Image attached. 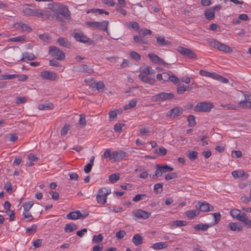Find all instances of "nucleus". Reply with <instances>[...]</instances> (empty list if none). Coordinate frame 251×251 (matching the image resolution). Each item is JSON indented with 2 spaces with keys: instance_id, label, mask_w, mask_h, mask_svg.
Here are the masks:
<instances>
[{
  "instance_id": "nucleus-1",
  "label": "nucleus",
  "mask_w": 251,
  "mask_h": 251,
  "mask_svg": "<svg viewBox=\"0 0 251 251\" xmlns=\"http://www.w3.org/2000/svg\"><path fill=\"white\" fill-rule=\"evenodd\" d=\"M48 8L51 11L53 12H57L56 13L51 14V15H55V16L58 15V16L60 18V20L61 21V18L59 16V15H62L64 18L70 19L71 18V13L68 9V7L63 4L56 3V2H52L51 3H49Z\"/></svg>"
},
{
  "instance_id": "nucleus-2",
  "label": "nucleus",
  "mask_w": 251,
  "mask_h": 251,
  "mask_svg": "<svg viewBox=\"0 0 251 251\" xmlns=\"http://www.w3.org/2000/svg\"><path fill=\"white\" fill-rule=\"evenodd\" d=\"M155 71L151 67L143 68L140 71L139 78L143 82L151 85L155 84L156 80L154 75Z\"/></svg>"
},
{
  "instance_id": "nucleus-3",
  "label": "nucleus",
  "mask_w": 251,
  "mask_h": 251,
  "mask_svg": "<svg viewBox=\"0 0 251 251\" xmlns=\"http://www.w3.org/2000/svg\"><path fill=\"white\" fill-rule=\"evenodd\" d=\"M33 16L37 17L42 19H56L60 20V18L58 15L55 16V15H51L50 11L41 9H34Z\"/></svg>"
},
{
  "instance_id": "nucleus-4",
  "label": "nucleus",
  "mask_w": 251,
  "mask_h": 251,
  "mask_svg": "<svg viewBox=\"0 0 251 251\" xmlns=\"http://www.w3.org/2000/svg\"><path fill=\"white\" fill-rule=\"evenodd\" d=\"M210 46L220 51H223L225 53H231L233 51L232 49L214 39H208L207 40Z\"/></svg>"
},
{
  "instance_id": "nucleus-5",
  "label": "nucleus",
  "mask_w": 251,
  "mask_h": 251,
  "mask_svg": "<svg viewBox=\"0 0 251 251\" xmlns=\"http://www.w3.org/2000/svg\"><path fill=\"white\" fill-rule=\"evenodd\" d=\"M111 193V190L109 188L103 187L99 190L96 196V200L98 203L104 204L107 201V196Z\"/></svg>"
},
{
  "instance_id": "nucleus-6",
  "label": "nucleus",
  "mask_w": 251,
  "mask_h": 251,
  "mask_svg": "<svg viewBox=\"0 0 251 251\" xmlns=\"http://www.w3.org/2000/svg\"><path fill=\"white\" fill-rule=\"evenodd\" d=\"M213 107L214 105L211 102H199L195 106L194 110L196 112H207L210 111Z\"/></svg>"
},
{
  "instance_id": "nucleus-7",
  "label": "nucleus",
  "mask_w": 251,
  "mask_h": 251,
  "mask_svg": "<svg viewBox=\"0 0 251 251\" xmlns=\"http://www.w3.org/2000/svg\"><path fill=\"white\" fill-rule=\"evenodd\" d=\"M85 24L88 26L94 29H99L106 31L108 22L107 21H103L101 22H87Z\"/></svg>"
},
{
  "instance_id": "nucleus-8",
  "label": "nucleus",
  "mask_w": 251,
  "mask_h": 251,
  "mask_svg": "<svg viewBox=\"0 0 251 251\" xmlns=\"http://www.w3.org/2000/svg\"><path fill=\"white\" fill-rule=\"evenodd\" d=\"M174 168L170 166L169 165H164V166H160L159 165H156V171L155 172L154 175L153 176L155 177H158L162 176V174L170 172L173 171Z\"/></svg>"
},
{
  "instance_id": "nucleus-9",
  "label": "nucleus",
  "mask_w": 251,
  "mask_h": 251,
  "mask_svg": "<svg viewBox=\"0 0 251 251\" xmlns=\"http://www.w3.org/2000/svg\"><path fill=\"white\" fill-rule=\"evenodd\" d=\"M49 53L57 60H63L65 57V53L55 46L50 48Z\"/></svg>"
},
{
  "instance_id": "nucleus-10",
  "label": "nucleus",
  "mask_w": 251,
  "mask_h": 251,
  "mask_svg": "<svg viewBox=\"0 0 251 251\" xmlns=\"http://www.w3.org/2000/svg\"><path fill=\"white\" fill-rule=\"evenodd\" d=\"M176 50L181 54L188 58L189 59H194L197 58L196 53L190 49L179 46L177 48Z\"/></svg>"
},
{
  "instance_id": "nucleus-11",
  "label": "nucleus",
  "mask_w": 251,
  "mask_h": 251,
  "mask_svg": "<svg viewBox=\"0 0 251 251\" xmlns=\"http://www.w3.org/2000/svg\"><path fill=\"white\" fill-rule=\"evenodd\" d=\"M132 214L137 219L145 220L151 216V213L142 209H136L132 211Z\"/></svg>"
},
{
  "instance_id": "nucleus-12",
  "label": "nucleus",
  "mask_w": 251,
  "mask_h": 251,
  "mask_svg": "<svg viewBox=\"0 0 251 251\" xmlns=\"http://www.w3.org/2000/svg\"><path fill=\"white\" fill-rule=\"evenodd\" d=\"M244 100L239 102L240 107L245 109H251V95L245 94Z\"/></svg>"
},
{
  "instance_id": "nucleus-13",
  "label": "nucleus",
  "mask_w": 251,
  "mask_h": 251,
  "mask_svg": "<svg viewBox=\"0 0 251 251\" xmlns=\"http://www.w3.org/2000/svg\"><path fill=\"white\" fill-rule=\"evenodd\" d=\"M40 76L43 79L53 81L56 79L57 75L55 73L45 71L41 73Z\"/></svg>"
},
{
  "instance_id": "nucleus-14",
  "label": "nucleus",
  "mask_w": 251,
  "mask_h": 251,
  "mask_svg": "<svg viewBox=\"0 0 251 251\" xmlns=\"http://www.w3.org/2000/svg\"><path fill=\"white\" fill-rule=\"evenodd\" d=\"M183 109L181 107H175L168 112L167 117L170 118H176L182 114Z\"/></svg>"
},
{
  "instance_id": "nucleus-15",
  "label": "nucleus",
  "mask_w": 251,
  "mask_h": 251,
  "mask_svg": "<svg viewBox=\"0 0 251 251\" xmlns=\"http://www.w3.org/2000/svg\"><path fill=\"white\" fill-rule=\"evenodd\" d=\"M126 156L127 153L122 150L113 151L112 161L114 162L119 161L123 159L124 157H126Z\"/></svg>"
},
{
  "instance_id": "nucleus-16",
  "label": "nucleus",
  "mask_w": 251,
  "mask_h": 251,
  "mask_svg": "<svg viewBox=\"0 0 251 251\" xmlns=\"http://www.w3.org/2000/svg\"><path fill=\"white\" fill-rule=\"evenodd\" d=\"M150 60L154 64L160 65H169L166 63L162 59L153 53H150L148 55Z\"/></svg>"
},
{
  "instance_id": "nucleus-17",
  "label": "nucleus",
  "mask_w": 251,
  "mask_h": 251,
  "mask_svg": "<svg viewBox=\"0 0 251 251\" xmlns=\"http://www.w3.org/2000/svg\"><path fill=\"white\" fill-rule=\"evenodd\" d=\"M231 174L235 178H239L241 180L245 179L248 178L249 176L247 172H245L243 170L233 171Z\"/></svg>"
},
{
  "instance_id": "nucleus-18",
  "label": "nucleus",
  "mask_w": 251,
  "mask_h": 251,
  "mask_svg": "<svg viewBox=\"0 0 251 251\" xmlns=\"http://www.w3.org/2000/svg\"><path fill=\"white\" fill-rule=\"evenodd\" d=\"M174 94L172 93H160L154 96V98L157 100H171L174 97Z\"/></svg>"
},
{
  "instance_id": "nucleus-19",
  "label": "nucleus",
  "mask_w": 251,
  "mask_h": 251,
  "mask_svg": "<svg viewBox=\"0 0 251 251\" xmlns=\"http://www.w3.org/2000/svg\"><path fill=\"white\" fill-rule=\"evenodd\" d=\"M164 81L170 80L172 82L176 84L180 82V80L171 72H168L164 73Z\"/></svg>"
},
{
  "instance_id": "nucleus-20",
  "label": "nucleus",
  "mask_w": 251,
  "mask_h": 251,
  "mask_svg": "<svg viewBox=\"0 0 251 251\" xmlns=\"http://www.w3.org/2000/svg\"><path fill=\"white\" fill-rule=\"evenodd\" d=\"M227 228L233 231H241L243 229V226L237 223L230 222L227 225Z\"/></svg>"
},
{
  "instance_id": "nucleus-21",
  "label": "nucleus",
  "mask_w": 251,
  "mask_h": 251,
  "mask_svg": "<svg viewBox=\"0 0 251 251\" xmlns=\"http://www.w3.org/2000/svg\"><path fill=\"white\" fill-rule=\"evenodd\" d=\"M199 207L200 210L203 212L213 211L214 210V207L206 202H200Z\"/></svg>"
},
{
  "instance_id": "nucleus-22",
  "label": "nucleus",
  "mask_w": 251,
  "mask_h": 251,
  "mask_svg": "<svg viewBox=\"0 0 251 251\" xmlns=\"http://www.w3.org/2000/svg\"><path fill=\"white\" fill-rule=\"evenodd\" d=\"M74 38L77 41L82 43H87L89 41V39L82 32H77L74 34Z\"/></svg>"
},
{
  "instance_id": "nucleus-23",
  "label": "nucleus",
  "mask_w": 251,
  "mask_h": 251,
  "mask_svg": "<svg viewBox=\"0 0 251 251\" xmlns=\"http://www.w3.org/2000/svg\"><path fill=\"white\" fill-rule=\"evenodd\" d=\"M35 55L31 52H25L22 54V57L20 59L21 61H25L26 60L31 61L36 59Z\"/></svg>"
},
{
  "instance_id": "nucleus-24",
  "label": "nucleus",
  "mask_w": 251,
  "mask_h": 251,
  "mask_svg": "<svg viewBox=\"0 0 251 251\" xmlns=\"http://www.w3.org/2000/svg\"><path fill=\"white\" fill-rule=\"evenodd\" d=\"M14 26L22 31L29 32L31 30V28L27 25L22 23L15 24Z\"/></svg>"
},
{
  "instance_id": "nucleus-25",
  "label": "nucleus",
  "mask_w": 251,
  "mask_h": 251,
  "mask_svg": "<svg viewBox=\"0 0 251 251\" xmlns=\"http://www.w3.org/2000/svg\"><path fill=\"white\" fill-rule=\"evenodd\" d=\"M239 221L242 222L247 227L251 228V221L245 213H242L241 217Z\"/></svg>"
},
{
  "instance_id": "nucleus-26",
  "label": "nucleus",
  "mask_w": 251,
  "mask_h": 251,
  "mask_svg": "<svg viewBox=\"0 0 251 251\" xmlns=\"http://www.w3.org/2000/svg\"><path fill=\"white\" fill-rule=\"evenodd\" d=\"M187 222L185 221L176 220L172 222L170 224V226L172 228H175L178 227L185 226L187 225Z\"/></svg>"
},
{
  "instance_id": "nucleus-27",
  "label": "nucleus",
  "mask_w": 251,
  "mask_h": 251,
  "mask_svg": "<svg viewBox=\"0 0 251 251\" xmlns=\"http://www.w3.org/2000/svg\"><path fill=\"white\" fill-rule=\"evenodd\" d=\"M81 216V213L79 211H76L69 213L66 215V217L69 220H77Z\"/></svg>"
},
{
  "instance_id": "nucleus-28",
  "label": "nucleus",
  "mask_w": 251,
  "mask_h": 251,
  "mask_svg": "<svg viewBox=\"0 0 251 251\" xmlns=\"http://www.w3.org/2000/svg\"><path fill=\"white\" fill-rule=\"evenodd\" d=\"M168 245L166 242H161L153 244L151 248L154 250H162L166 249L168 247Z\"/></svg>"
},
{
  "instance_id": "nucleus-29",
  "label": "nucleus",
  "mask_w": 251,
  "mask_h": 251,
  "mask_svg": "<svg viewBox=\"0 0 251 251\" xmlns=\"http://www.w3.org/2000/svg\"><path fill=\"white\" fill-rule=\"evenodd\" d=\"M204 16L207 20H213L215 17V12L211 8H207L204 11Z\"/></svg>"
},
{
  "instance_id": "nucleus-30",
  "label": "nucleus",
  "mask_w": 251,
  "mask_h": 251,
  "mask_svg": "<svg viewBox=\"0 0 251 251\" xmlns=\"http://www.w3.org/2000/svg\"><path fill=\"white\" fill-rule=\"evenodd\" d=\"M199 210L198 209H193L191 210L187 211L185 214L188 219H192L195 218L196 216L199 215Z\"/></svg>"
},
{
  "instance_id": "nucleus-31",
  "label": "nucleus",
  "mask_w": 251,
  "mask_h": 251,
  "mask_svg": "<svg viewBox=\"0 0 251 251\" xmlns=\"http://www.w3.org/2000/svg\"><path fill=\"white\" fill-rule=\"evenodd\" d=\"M242 213L240 210L238 209H232L230 211V215L234 219L239 220L242 216Z\"/></svg>"
},
{
  "instance_id": "nucleus-32",
  "label": "nucleus",
  "mask_w": 251,
  "mask_h": 251,
  "mask_svg": "<svg viewBox=\"0 0 251 251\" xmlns=\"http://www.w3.org/2000/svg\"><path fill=\"white\" fill-rule=\"evenodd\" d=\"M132 241L135 246H138L142 243L143 237L139 234H136L133 236Z\"/></svg>"
},
{
  "instance_id": "nucleus-33",
  "label": "nucleus",
  "mask_w": 251,
  "mask_h": 251,
  "mask_svg": "<svg viewBox=\"0 0 251 251\" xmlns=\"http://www.w3.org/2000/svg\"><path fill=\"white\" fill-rule=\"evenodd\" d=\"M53 105L51 102L40 104L38 106V108L40 110H46L49 109H52Z\"/></svg>"
},
{
  "instance_id": "nucleus-34",
  "label": "nucleus",
  "mask_w": 251,
  "mask_h": 251,
  "mask_svg": "<svg viewBox=\"0 0 251 251\" xmlns=\"http://www.w3.org/2000/svg\"><path fill=\"white\" fill-rule=\"evenodd\" d=\"M76 228L77 226L75 224L73 223H71L66 224L65 225L64 227V230L66 232L69 233L76 230Z\"/></svg>"
},
{
  "instance_id": "nucleus-35",
  "label": "nucleus",
  "mask_w": 251,
  "mask_h": 251,
  "mask_svg": "<svg viewBox=\"0 0 251 251\" xmlns=\"http://www.w3.org/2000/svg\"><path fill=\"white\" fill-rule=\"evenodd\" d=\"M199 74L205 77H209L214 79L216 73H211L205 70H201L200 71Z\"/></svg>"
},
{
  "instance_id": "nucleus-36",
  "label": "nucleus",
  "mask_w": 251,
  "mask_h": 251,
  "mask_svg": "<svg viewBox=\"0 0 251 251\" xmlns=\"http://www.w3.org/2000/svg\"><path fill=\"white\" fill-rule=\"evenodd\" d=\"M58 43L61 46L68 48L70 46V43L66 38L60 37L57 39Z\"/></svg>"
},
{
  "instance_id": "nucleus-37",
  "label": "nucleus",
  "mask_w": 251,
  "mask_h": 251,
  "mask_svg": "<svg viewBox=\"0 0 251 251\" xmlns=\"http://www.w3.org/2000/svg\"><path fill=\"white\" fill-rule=\"evenodd\" d=\"M113 156V151L111 152V150L109 149H106L104 152L103 154L101 155L102 159H108L109 160L112 161Z\"/></svg>"
},
{
  "instance_id": "nucleus-38",
  "label": "nucleus",
  "mask_w": 251,
  "mask_h": 251,
  "mask_svg": "<svg viewBox=\"0 0 251 251\" xmlns=\"http://www.w3.org/2000/svg\"><path fill=\"white\" fill-rule=\"evenodd\" d=\"M211 226L208 224H198L194 226V228L196 230L206 231Z\"/></svg>"
},
{
  "instance_id": "nucleus-39",
  "label": "nucleus",
  "mask_w": 251,
  "mask_h": 251,
  "mask_svg": "<svg viewBox=\"0 0 251 251\" xmlns=\"http://www.w3.org/2000/svg\"><path fill=\"white\" fill-rule=\"evenodd\" d=\"M156 42L160 46H165L170 44V42L166 40L164 36H159L156 38Z\"/></svg>"
},
{
  "instance_id": "nucleus-40",
  "label": "nucleus",
  "mask_w": 251,
  "mask_h": 251,
  "mask_svg": "<svg viewBox=\"0 0 251 251\" xmlns=\"http://www.w3.org/2000/svg\"><path fill=\"white\" fill-rule=\"evenodd\" d=\"M125 25L128 27H131L135 30H138L139 29V25L136 22H126Z\"/></svg>"
},
{
  "instance_id": "nucleus-41",
  "label": "nucleus",
  "mask_w": 251,
  "mask_h": 251,
  "mask_svg": "<svg viewBox=\"0 0 251 251\" xmlns=\"http://www.w3.org/2000/svg\"><path fill=\"white\" fill-rule=\"evenodd\" d=\"M94 86H92L93 88L95 87L99 92H102L104 90L105 85L102 81H100L97 82H94Z\"/></svg>"
},
{
  "instance_id": "nucleus-42",
  "label": "nucleus",
  "mask_w": 251,
  "mask_h": 251,
  "mask_svg": "<svg viewBox=\"0 0 251 251\" xmlns=\"http://www.w3.org/2000/svg\"><path fill=\"white\" fill-rule=\"evenodd\" d=\"M137 103V100L136 99H132L130 100L128 104L124 106L125 110H128L136 106Z\"/></svg>"
},
{
  "instance_id": "nucleus-43",
  "label": "nucleus",
  "mask_w": 251,
  "mask_h": 251,
  "mask_svg": "<svg viewBox=\"0 0 251 251\" xmlns=\"http://www.w3.org/2000/svg\"><path fill=\"white\" fill-rule=\"evenodd\" d=\"M167 153V150L164 147L159 148V149H156L154 150V153L158 155L164 156Z\"/></svg>"
},
{
  "instance_id": "nucleus-44",
  "label": "nucleus",
  "mask_w": 251,
  "mask_h": 251,
  "mask_svg": "<svg viewBox=\"0 0 251 251\" xmlns=\"http://www.w3.org/2000/svg\"><path fill=\"white\" fill-rule=\"evenodd\" d=\"M22 218L27 219V222H30L33 220V217L29 211H23Z\"/></svg>"
},
{
  "instance_id": "nucleus-45",
  "label": "nucleus",
  "mask_w": 251,
  "mask_h": 251,
  "mask_svg": "<svg viewBox=\"0 0 251 251\" xmlns=\"http://www.w3.org/2000/svg\"><path fill=\"white\" fill-rule=\"evenodd\" d=\"M79 71L83 73H87L89 74H91L94 72V71L92 69L89 68L86 65H82L79 68Z\"/></svg>"
},
{
  "instance_id": "nucleus-46",
  "label": "nucleus",
  "mask_w": 251,
  "mask_h": 251,
  "mask_svg": "<svg viewBox=\"0 0 251 251\" xmlns=\"http://www.w3.org/2000/svg\"><path fill=\"white\" fill-rule=\"evenodd\" d=\"M34 203L32 201H28L25 202L23 204V207L24 208L23 211H29L33 206Z\"/></svg>"
},
{
  "instance_id": "nucleus-47",
  "label": "nucleus",
  "mask_w": 251,
  "mask_h": 251,
  "mask_svg": "<svg viewBox=\"0 0 251 251\" xmlns=\"http://www.w3.org/2000/svg\"><path fill=\"white\" fill-rule=\"evenodd\" d=\"M120 179L119 174H113L109 176V180L110 182L114 183Z\"/></svg>"
},
{
  "instance_id": "nucleus-48",
  "label": "nucleus",
  "mask_w": 251,
  "mask_h": 251,
  "mask_svg": "<svg viewBox=\"0 0 251 251\" xmlns=\"http://www.w3.org/2000/svg\"><path fill=\"white\" fill-rule=\"evenodd\" d=\"M25 35H21L19 36L10 38L8 40V41L12 42H22V41H25Z\"/></svg>"
},
{
  "instance_id": "nucleus-49",
  "label": "nucleus",
  "mask_w": 251,
  "mask_h": 251,
  "mask_svg": "<svg viewBox=\"0 0 251 251\" xmlns=\"http://www.w3.org/2000/svg\"><path fill=\"white\" fill-rule=\"evenodd\" d=\"M190 90L189 87H185L184 85H179L177 88L178 93L181 94L186 91H189Z\"/></svg>"
},
{
  "instance_id": "nucleus-50",
  "label": "nucleus",
  "mask_w": 251,
  "mask_h": 251,
  "mask_svg": "<svg viewBox=\"0 0 251 251\" xmlns=\"http://www.w3.org/2000/svg\"><path fill=\"white\" fill-rule=\"evenodd\" d=\"M34 9L30 8H25L23 9V13L25 16H33Z\"/></svg>"
},
{
  "instance_id": "nucleus-51",
  "label": "nucleus",
  "mask_w": 251,
  "mask_h": 251,
  "mask_svg": "<svg viewBox=\"0 0 251 251\" xmlns=\"http://www.w3.org/2000/svg\"><path fill=\"white\" fill-rule=\"evenodd\" d=\"M187 121L190 126H194L196 125L195 118L193 115H189L187 117Z\"/></svg>"
},
{
  "instance_id": "nucleus-52",
  "label": "nucleus",
  "mask_w": 251,
  "mask_h": 251,
  "mask_svg": "<svg viewBox=\"0 0 251 251\" xmlns=\"http://www.w3.org/2000/svg\"><path fill=\"white\" fill-rule=\"evenodd\" d=\"M214 79L218 80L223 83H227L228 82L227 78L224 77L217 73L216 74Z\"/></svg>"
},
{
  "instance_id": "nucleus-53",
  "label": "nucleus",
  "mask_w": 251,
  "mask_h": 251,
  "mask_svg": "<svg viewBox=\"0 0 251 251\" xmlns=\"http://www.w3.org/2000/svg\"><path fill=\"white\" fill-rule=\"evenodd\" d=\"M198 153L196 151H189L188 156L191 160H196L198 158Z\"/></svg>"
},
{
  "instance_id": "nucleus-54",
  "label": "nucleus",
  "mask_w": 251,
  "mask_h": 251,
  "mask_svg": "<svg viewBox=\"0 0 251 251\" xmlns=\"http://www.w3.org/2000/svg\"><path fill=\"white\" fill-rule=\"evenodd\" d=\"M16 78L15 75L2 74L0 75V80L11 79Z\"/></svg>"
},
{
  "instance_id": "nucleus-55",
  "label": "nucleus",
  "mask_w": 251,
  "mask_h": 251,
  "mask_svg": "<svg viewBox=\"0 0 251 251\" xmlns=\"http://www.w3.org/2000/svg\"><path fill=\"white\" fill-rule=\"evenodd\" d=\"M6 214L9 217V221H13L15 220V212L14 210H9L5 211Z\"/></svg>"
},
{
  "instance_id": "nucleus-56",
  "label": "nucleus",
  "mask_w": 251,
  "mask_h": 251,
  "mask_svg": "<svg viewBox=\"0 0 251 251\" xmlns=\"http://www.w3.org/2000/svg\"><path fill=\"white\" fill-rule=\"evenodd\" d=\"M146 198H147V195L146 194H137L133 198L132 200L133 201L136 202L141 200H143Z\"/></svg>"
},
{
  "instance_id": "nucleus-57",
  "label": "nucleus",
  "mask_w": 251,
  "mask_h": 251,
  "mask_svg": "<svg viewBox=\"0 0 251 251\" xmlns=\"http://www.w3.org/2000/svg\"><path fill=\"white\" fill-rule=\"evenodd\" d=\"M103 240V236L102 234H99L97 235H94L93 236L92 241L93 243H100Z\"/></svg>"
},
{
  "instance_id": "nucleus-58",
  "label": "nucleus",
  "mask_w": 251,
  "mask_h": 251,
  "mask_svg": "<svg viewBox=\"0 0 251 251\" xmlns=\"http://www.w3.org/2000/svg\"><path fill=\"white\" fill-rule=\"evenodd\" d=\"M134 41L135 43H143V44H147V42L145 41V40L141 36H139L137 35L134 36L133 37Z\"/></svg>"
},
{
  "instance_id": "nucleus-59",
  "label": "nucleus",
  "mask_w": 251,
  "mask_h": 251,
  "mask_svg": "<svg viewBox=\"0 0 251 251\" xmlns=\"http://www.w3.org/2000/svg\"><path fill=\"white\" fill-rule=\"evenodd\" d=\"M4 187L7 193H11L12 192V187L10 181H7L5 183Z\"/></svg>"
},
{
  "instance_id": "nucleus-60",
  "label": "nucleus",
  "mask_w": 251,
  "mask_h": 251,
  "mask_svg": "<svg viewBox=\"0 0 251 251\" xmlns=\"http://www.w3.org/2000/svg\"><path fill=\"white\" fill-rule=\"evenodd\" d=\"M70 129V126L68 125H65L64 126L62 127L61 130V134L62 136H65L67 134L68 131Z\"/></svg>"
},
{
  "instance_id": "nucleus-61",
  "label": "nucleus",
  "mask_w": 251,
  "mask_h": 251,
  "mask_svg": "<svg viewBox=\"0 0 251 251\" xmlns=\"http://www.w3.org/2000/svg\"><path fill=\"white\" fill-rule=\"evenodd\" d=\"M177 174L176 173H171L166 175L165 179L166 180H169L176 178Z\"/></svg>"
},
{
  "instance_id": "nucleus-62",
  "label": "nucleus",
  "mask_w": 251,
  "mask_h": 251,
  "mask_svg": "<svg viewBox=\"0 0 251 251\" xmlns=\"http://www.w3.org/2000/svg\"><path fill=\"white\" fill-rule=\"evenodd\" d=\"M129 55L132 59L136 60H139L141 58L140 54L135 51H131Z\"/></svg>"
},
{
  "instance_id": "nucleus-63",
  "label": "nucleus",
  "mask_w": 251,
  "mask_h": 251,
  "mask_svg": "<svg viewBox=\"0 0 251 251\" xmlns=\"http://www.w3.org/2000/svg\"><path fill=\"white\" fill-rule=\"evenodd\" d=\"M125 125L121 123H117L114 125V129L116 132H120Z\"/></svg>"
},
{
  "instance_id": "nucleus-64",
  "label": "nucleus",
  "mask_w": 251,
  "mask_h": 251,
  "mask_svg": "<svg viewBox=\"0 0 251 251\" xmlns=\"http://www.w3.org/2000/svg\"><path fill=\"white\" fill-rule=\"evenodd\" d=\"M27 99L25 97H17L15 100V102L17 104L25 103Z\"/></svg>"
}]
</instances>
